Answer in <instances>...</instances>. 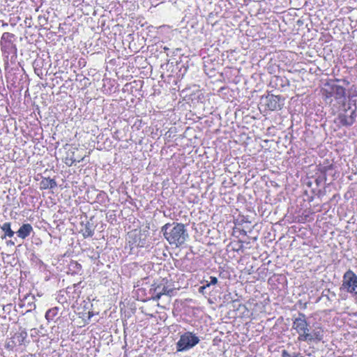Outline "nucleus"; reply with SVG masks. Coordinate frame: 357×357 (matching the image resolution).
<instances>
[{"instance_id":"ddd939ff","label":"nucleus","mask_w":357,"mask_h":357,"mask_svg":"<svg viewBox=\"0 0 357 357\" xmlns=\"http://www.w3.org/2000/svg\"><path fill=\"white\" fill-rule=\"evenodd\" d=\"M324 335V330L320 327H315L314 328V342H320L323 340Z\"/></svg>"},{"instance_id":"f03ea898","label":"nucleus","mask_w":357,"mask_h":357,"mask_svg":"<svg viewBox=\"0 0 357 357\" xmlns=\"http://www.w3.org/2000/svg\"><path fill=\"white\" fill-rule=\"evenodd\" d=\"M320 92L326 103H331L333 98L340 103L345 100V89L334 82H326Z\"/></svg>"},{"instance_id":"9d476101","label":"nucleus","mask_w":357,"mask_h":357,"mask_svg":"<svg viewBox=\"0 0 357 357\" xmlns=\"http://www.w3.org/2000/svg\"><path fill=\"white\" fill-rule=\"evenodd\" d=\"M41 188L53 189L56 187L57 184L54 179L45 178L40 182Z\"/></svg>"},{"instance_id":"1a4fd4ad","label":"nucleus","mask_w":357,"mask_h":357,"mask_svg":"<svg viewBox=\"0 0 357 357\" xmlns=\"http://www.w3.org/2000/svg\"><path fill=\"white\" fill-rule=\"evenodd\" d=\"M32 231H33L32 226L30 224L26 223V224H23L20 227L18 231H17L16 234L18 237H20L22 239H24L27 236H29Z\"/></svg>"},{"instance_id":"4be33fe9","label":"nucleus","mask_w":357,"mask_h":357,"mask_svg":"<svg viewBox=\"0 0 357 357\" xmlns=\"http://www.w3.org/2000/svg\"><path fill=\"white\" fill-rule=\"evenodd\" d=\"M9 244L13 245H15V243L12 241H10L8 242V245H9Z\"/></svg>"},{"instance_id":"423d86ee","label":"nucleus","mask_w":357,"mask_h":357,"mask_svg":"<svg viewBox=\"0 0 357 357\" xmlns=\"http://www.w3.org/2000/svg\"><path fill=\"white\" fill-rule=\"evenodd\" d=\"M261 100V103L271 111L280 109L284 105V100H282L280 96L273 94L262 97Z\"/></svg>"},{"instance_id":"412c9836","label":"nucleus","mask_w":357,"mask_h":357,"mask_svg":"<svg viewBox=\"0 0 357 357\" xmlns=\"http://www.w3.org/2000/svg\"><path fill=\"white\" fill-rule=\"evenodd\" d=\"M317 70H319V72H321V71H322V70L319 68V66H317V69H316V70H314V73H316V75H319V74L317 73Z\"/></svg>"},{"instance_id":"b1692460","label":"nucleus","mask_w":357,"mask_h":357,"mask_svg":"<svg viewBox=\"0 0 357 357\" xmlns=\"http://www.w3.org/2000/svg\"><path fill=\"white\" fill-rule=\"evenodd\" d=\"M316 182H317V184L318 185L319 184V182H318V180L316 179Z\"/></svg>"},{"instance_id":"dca6fc26","label":"nucleus","mask_w":357,"mask_h":357,"mask_svg":"<svg viewBox=\"0 0 357 357\" xmlns=\"http://www.w3.org/2000/svg\"><path fill=\"white\" fill-rule=\"evenodd\" d=\"M210 281L205 280L204 282L206 283V286L208 287H210V285H214L218 283V278L216 277L211 276L209 278Z\"/></svg>"},{"instance_id":"f8f14e48","label":"nucleus","mask_w":357,"mask_h":357,"mask_svg":"<svg viewBox=\"0 0 357 357\" xmlns=\"http://www.w3.org/2000/svg\"><path fill=\"white\" fill-rule=\"evenodd\" d=\"M94 228L93 224L87 222L82 229V234L84 238L91 237L93 235Z\"/></svg>"},{"instance_id":"0eeeda50","label":"nucleus","mask_w":357,"mask_h":357,"mask_svg":"<svg viewBox=\"0 0 357 357\" xmlns=\"http://www.w3.org/2000/svg\"><path fill=\"white\" fill-rule=\"evenodd\" d=\"M151 291L153 292L152 294L153 300L157 301L159 300L162 295L171 296L174 289L169 287V286H166L163 282H162L156 286L153 284Z\"/></svg>"},{"instance_id":"6e6552de","label":"nucleus","mask_w":357,"mask_h":357,"mask_svg":"<svg viewBox=\"0 0 357 357\" xmlns=\"http://www.w3.org/2000/svg\"><path fill=\"white\" fill-rule=\"evenodd\" d=\"M356 117V109H353L349 114L347 110H345L343 113H340L338 115L337 119L342 126H350L355 122Z\"/></svg>"},{"instance_id":"7ed1b4c3","label":"nucleus","mask_w":357,"mask_h":357,"mask_svg":"<svg viewBox=\"0 0 357 357\" xmlns=\"http://www.w3.org/2000/svg\"><path fill=\"white\" fill-rule=\"evenodd\" d=\"M200 341L198 336L192 332L188 331L181 335L179 340L176 343V351H188L195 347Z\"/></svg>"},{"instance_id":"39448f33","label":"nucleus","mask_w":357,"mask_h":357,"mask_svg":"<svg viewBox=\"0 0 357 357\" xmlns=\"http://www.w3.org/2000/svg\"><path fill=\"white\" fill-rule=\"evenodd\" d=\"M342 286L349 293L357 295V275L351 270L344 274Z\"/></svg>"},{"instance_id":"f257e3e1","label":"nucleus","mask_w":357,"mask_h":357,"mask_svg":"<svg viewBox=\"0 0 357 357\" xmlns=\"http://www.w3.org/2000/svg\"><path fill=\"white\" fill-rule=\"evenodd\" d=\"M161 231L170 245L181 246L188 238L189 235L182 223H167L162 227Z\"/></svg>"},{"instance_id":"4468645a","label":"nucleus","mask_w":357,"mask_h":357,"mask_svg":"<svg viewBox=\"0 0 357 357\" xmlns=\"http://www.w3.org/2000/svg\"><path fill=\"white\" fill-rule=\"evenodd\" d=\"M27 337V333L25 331H22L19 333L15 334L13 339L17 342L20 345L22 344L24 340Z\"/></svg>"},{"instance_id":"5701e85b","label":"nucleus","mask_w":357,"mask_h":357,"mask_svg":"<svg viewBox=\"0 0 357 357\" xmlns=\"http://www.w3.org/2000/svg\"><path fill=\"white\" fill-rule=\"evenodd\" d=\"M307 185H309V186H310V185H311V182H310V181H308V182L307 183Z\"/></svg>"},{"instance_id":"a211bd4d","label":"nucleus","mask_w":357,"mask_h":357,"mask_svg":"<svg viewBox=\"0 0 357 357\" xmlns=\"http://www.w3.org/2000/svg\"><path fill=\"white\" fill-rule=\"evenodd\" d=\"M282 357H291L290 354L286 350L282 351Z\"/></svg>"},{"instance_id":"aec40b11","label":"nucleus","mask_w":357,"mask_h":357,"mask_svg":"<svg viewBox=\"0 0 357 357\" xmlns=\"http://www.w3.org/2000/svg\"><path fill=\"white\" fill-rule=\"evenodd\" d=\"M324 59H323L322 57L319 56V58L314 60V65L316 64V63L319 62V61H322L324 60Z\"/></svg>"},{"instance_id":"2eb2a0df","label":"nucleus","mask_w":357,"mask_h":357,"mask_svg":"<svg viewBox=\"0 0 357 357\" xmlns=\"http://www.w3.org/2000/svg\"><path fill=\"white\" fill-rule=\"evenodd\" d=\"M58 307L50 309L45 314V318L50 321L52 320L58 314Z\"/></svg>"},{"instance_id":"6ab92c4d","label":"nucleus","mask_w":357,"mask_h":357,"mask_svg":"<svg viewBox=\"0 0 357 357\" xmlns=\"http://www.w3.org/2000/svg\"><path fill=\"white\" fill-rule=\"evenodd\" d=\"M207 287H207V286H206V284H204L203 286H202V287H200L199 288V293H204V290L206 288H207Z\"/></svg>"},{"instance_id":"20e7f679","label":"nucleus","mask_w":357,"mask_h":357,"mask_svg":"<svg viewBox=\"0 0 357 357\" xmlns=\"http://www.w3.org/2000/svg\"><path fill=\"white\" fill-rule=\"evenodd\" d=\"M293 328L299 334L298 339L302 341L311 340L312 335L309 333V325L307 324L305 316L301 314L293 323Z\"/></svg>"},{"instance_id":"9b49d317","label":"nucleus","mask_w":357,"mask_h":357,"mask_svg":"<svg viewBox=\"0 0 357 357\" xmlns=\"http://www.w3.org/2000/svg\"><path fill=\"white\" fill-rule=\"evenodd\" d=\"M10 222H5L1 226V229L3 231H4V236L1 238H5L6 237H13L14 236L15 232L10 228Z\"/></svg>"},{"instance_id":"f3484780","label":"nucleus","mask_w":357,"mask_h":357,"mask_svg":"<svg viewBox=\"0 0 357 357\" xmlns=\"http://www.w3.org/2000/svg\"><path fill=\"white\" fill-rule=\"evenodd\" d=\"M329 293H330L329 289H325L324 291H323L321 296H318V298L317 299L316 302H318L319 301H320L321 299H322L324 298H326V299L328 300L329 299V296H328Z\"/></svg>"}]
</instances>
